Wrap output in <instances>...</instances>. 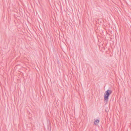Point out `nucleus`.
Masks as SVG:
<instances>
[{"label":"nucleus","instance_id":"nucleus-2","mask_svg":"<svg viewBox=\"0 0 131 131\" xmlns=\"http://www.w3.org/2000/svg\"><path fill=\"white\" fill-rule=\"evenodd\" d=\"M99 122V121L98 119H96L95 120L94 122V125H97Z\"/></svg>","mask_w":131,"mask_h":131},{"label":"nucleus","instance_id":"nucleus-1","mask_svg":"<svg viewBox=\"0 0 131 131\" xmlns=\"http://www.w3.org/2000/svg\"><path fill=\"white\" fill-rule=\"evenodd\" d=\"M112 92V90H108L105 92L104 94V100L105 101V102L106 103L107 102L109 97Z\"/></svg>","mask_w":131,"mask_h":131}]
</instances>
